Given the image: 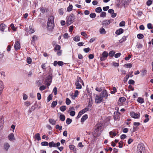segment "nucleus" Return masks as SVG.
I'll return each mask as SVG.
<instances>
[{"mask_svg": "<svg viewBox=\"0 0 153 153\" xmlns=\"http://www.w3.org/2000/svg\"><path fill=\"white\" fill-rule=\"evenodd\" d=\"M48 143L46 141L42 142L41 143V144L42 146H48Z\"/></svg>", "mask_w": 153, "mask_h": 153, "instance_id": "nucleus-43", "label": "nucleus"}, {"mask_svg": "<svg viewBox=\"0 0 153 153\" xmlns=\"http://www.w3.org/2000/svg\"><path fill=\"white\" fill-rule=\"evenodd\" d=\"M125 25V22L124 21H121L119 24V26L120 27L124 26Z\"/></svg>", "mask_w": 153, "mask_h": 153, "instance_id": "nucleus-61", "label": "nucleus"}, {"mask_svg": "<svg viewBox=\"0 0 153 153\" xmlns=\"http://www.w3.org/2000/svg\"><path fill=\"white\" fill-rule=\"evenodd\" d=\"M10 27L11 28V29L13 31H16V28L14 26V25L13 24H11L10 25Z\"/></svg>", "mask_w": 153, "mask_h": 153, "instance_id": "nucleus-62", "label": "nucleus"}, {"mask_svg": "<svg viewBox=\"0 0 153 153\" xmlns=\"http://www.w3.org/2000/svg\"><path fill=\"white\" fill-rule=\"evenodd\" d=\"M137 101L140 103H143L144 102V99L141 97H139L138 98L137 100Z\"/></svg>", "mask_w": 153, "mask_h": 153, "instance_id": "nucleus-26", "label": "nucleus"}, {"mask_svg": "<svg viewBox=\"0 0 153 153\" xmlns=\"http://www.w3.org/2000/svg\"><path fill=\"white\" fill-rule=\"evenodd\" d=\"M128 36H123L119 41L120 43H122L126 41Z\"/></svg>", "mask_w": 153, "mask_h": 153, "instance_id": "nucleus-29", "label": "nucleus"}, {"mask_svg": "<svg viewBox=\"0 0 153 153\" xmlns=\"http://www.w3.org/2000/svg\"><path fill=\"white\" fill-rule=\"evenodd\" d=\"M83 50L85 52L87 53L91 51V49L88 47L87 48H84Z\"/></svg>", "mask_w": 153, "mask_h": 153, "instance_id": "nucleus-55", "label": "nucleus"}, {"mask_svg": "<svg viewBox=\"0 0 153 153\" xmlns=\"http://www.w3.org/2000/svg\"><path fill=\"white\" fill-rule=\"evenodd\" d=\"M2 118V117H1L0 119V130L2 128V125L3 124V123H2V121L3 119Z\"/></svg>", "mask_w": 153, "mask_h": 153, "instance_id": "nucleus-57", "label": "nucleus"}, {"mask_svg": "<svg viewBox=\"0 0 153 153\" xmlns=\"http://www.w3.org/2000/svg\"><path fill=\"white\" fill-rule=\"evenodd\" d=\"M30 30H29V33H33L35 31L34 30V28L31 25H30L29 27Z\"/></svg>", "mask_w": 153, "mask_h": 153, "instance_id": "nucleus-24", "label": "nucleus"}, {"mask_svg": "<svg viewBox=\"0 0 153 153\" xmlns=\"http://www.w3.org/2000/svg\"><path fill=\"white\" fill-rule=\"evenodd\" d=\"M145 149L143 144L140 143L137 146V153H145Z\"/></svg>", "mask_w": 153, "mask_h": 153, "instance_id": "nucleus-3", "label": "nucleus"}, {"mask_svg": "<svg viewBox=\"0 0 153 153\" xmlns=\"http://www.w3.org/2000/svg\"><path fill=\"white\" fill-rule=\"evenodd\" d=\"M54 27V17L50 16L49 17L47 24V28L50 31L53 30Z\"/></svg>", "mask_w": 153, "mask_h": 153, "instance_id": "nucleus-1", "label": "nucleus"}, {"mask_svg": "<svg viewBox=\"0 0 153 153\" xmlns=\"http://www.w3.org/2000/svg\"><path fill=\"white\" fill-rule=\"evenodd\" d=\"M101 133L97 132H95L94 131V132L93 133V135L94 138H96L99 137Z\"/></svg>", "mask_w": 153, "mask_h": 153, "instance_id": "nucleus-18", "label": "nucleus"}, {"mask_svg": "<svg viewBox=\"0 0 153 153\" xmlns=\"http://www.w3.org/2000/svg\"><path fill=\"white\" fill-rule=\"evenodd\" d=\"M72 119L69 118H67L66 120V123L68 125H69L72 122Z\"/></svg>", "mask_w": 153, "mask_h": 153, "instance_id": "nucleus-45", "label": "nucleus"}, {"mask_svg": "<svg viewBox=\"0 0 153 153\" xmlns=\"http://www.w3.org/2000/svg\"><path fill=\"white\" fill-rule=\"evenodd\" d=\"M66 109V107L65 105L62 106L59 108V109L62 111H64Z\"/></svg>", "mask_w": 153, "mask_h": 153, "instance_id": "nucleus-37", "label": "nucleus"}, {"mask_svg": "<svg viewBox=\"0 0 153 153\" xmlns=\"http://www.w3.org/2000/svg\"><path fill=\"white\" fill-rule=\"evenodd\" d=\"M49 146L50 148L52 147H56V143H55L53 141L50 142L48 143Z\"/></svg>", "mask_w": 153, "mask_h": 153, "instance_id": "nucleus-23", "label": "nucleus"}, {"mask_svg": "<svg viewBox=\"0 0 153 153\" xmlns=\"http://www.w3.org/2000/svg\"><path fill=\"white\" fill-rule=\"evenodd\" d=\"M102 11V10L100 7H97L95 9V11L97 13H100Z\"/></svg>", "mask_w": 153, "mask_h": 153, "instance_id": "nucleus-39", "label": "nucleus"}, {"mask_svg": "<svg viewBox=\"0 0 153 153\" xmlns=\"http://www.w3.org/2000/svg\"><path fill=\"white\" fill-rule=\"evenodd\" d=\"M152 3V0H148L146 2V5L147 6H150Z\"/></svg>", "mask_w": 153, "mask_h": 153, "instance_id": "nucleus-58", "label": "nucleus"}, {"mask_svg": "<svg viewBox=\"0 0 153 153\" xmlns=\"http://www.w3.org/2000/svg\"><path fill=\"white\" fill-rule=\"evenodd\" d=\"M124 30L122 28H120L116 30L115 33L117 35H119L123 33Z\"/></svg>", "mask_w": 153, "mask_h": 153, "instance_id": "nucleus-17", "label": "nucleus"}, {"mask_svg": "<svg viewBox=\"0 0 153 153\" xmlns=\"http://www.w3.org/2000/svg\"><path fill=\"white\" fill-rule=\"evenodd\" d=\"M119 148H122L123 146V142L122 141H120L119 143Z\"/></svg>", "mask_w": 153, "mask_h": 153, "instance_id": "nucleus-59", "label": "nucleus"}, {"mask_svg": "<svg viewBox=\"0 0 153 153\" xmlns=\"http://www.w3.org/2000/svg\"><path fill=\"white\" fill-rule=\"evenodd\" d=\"M61 49V47L59 45H56L54 48V51H59Z\"/></svg>", "mask_w": 153, "mask_h": 153, "instance_id": "nucleus-40", "label": "nucleus"}, {"mask_svg": "<svg viewBox=\"0 0 153 153\" xmlns=\"http://www.w3.org/2000/svg\"><path fill=\"white\" fill-rule=\"evenodd\" d=\"M128 84L130 85H134L135 83L133 79H130L128 81Z\"/></svg>", "mask_w": 153, "mask_h": 153, "instance_id": "nucleus-60", "label": "nucleus"}, {"mask_svg": "<svg viewBox=\"0 0 153 153\" xmlns=\"http://www.w3.org/2000/svg\"><path fill=\"white\" fill-rule=\"evenodd\" d=\"M59 118L60 120L62 121H64L65 120V116L63 114H61L59 116Z\"/></svg>", "mask_w": 153, "mask_h": 153, "instance_id": "nucleus-36", "label": "nucleus"}, {"mask_svg": "<svg viewBox=\"0 0 153 153\" xmlns=\"http://www.w3.org/2000/svg\"><path fill=\"white\" fill-rule=\"evenodd\" d=\"M25 105L27 106H28L30 105V102L27 101L24 103Z\"/></svg>", "mask_w": 153, "mask_h": 153, "instance_id": "nucleus-64", "label": "nucleus"}, {"mask_svg": "<svg viewBox=\"0 0 153 153\" xmlns=\"http://www.w3.org/2000/svg\"><path fill=\"white\" fill-rule=\"evenodd\" d=\"M75 19V16L73 14H71L68 16L66 18V24L68 25H70L74 21Z\"/></svg>", "mask_w": 153, "mask_h": 153, "instance_id": "nucleus-2", "label": "nucleus"}, {"mask_svg": "<svg viewBox=\"0 0 153 153\" xmlns=\"http://www.w3.org/2000/svg\"><path fill=\"white\" fill-rule=\"evenodd\" d=\"M115 53V52L113 51H111L109 53L108 56L110 57H112L114 56Z\"/></svg>", "mask_w": 153, "mask_h": 153, "instance_id": "nucleus-35", "label": "nucleus"}, {"mask_svg": "<svg viewBox=\"0 0 153 153\" xmlns=\"http://www.w3.org/2000/svg\"><path fill=\"white\" fill-rule=\"evenodd\" d=\"M100 95L101 96V97L103 99V98H104L105 99H106L107 98V97L108 96V94L106 90H104L102 91L101 93L100 94Z\"/></svg>", "mask_w": 153, "mask_h": 153, "instance_id": "nucleus-8", "label": "nucleus"}, {"mask_svg": "<svg viewBox=\"0 0 153 153\" xmlns=\"http://www.w3.org/2000/svg\"><path fill=\"white\" fill-rule=\"evenodd\" d=\"M57 103L56 101H53V102L51 104V107L54 108L55 107Z\"/></svg>", "mask_w": 153, "mask_h": 153, "instance_id": "nucleus-47", "label": "nucleus"}, {"mask_svg": "<svg viewBox=\"0 0 153 153\" xmlns=\"http://www.w3.org/2000/svg\"><path fill=\"white\" fill-rule=\"evenodd\" d=\"M56 129H58L59 130L61 131L62 129V126H59L58 124H57L56 126Z\"/></svg>", "mask_w": 153, "mask_h": 153, "instance_id": "nucleus-49", "label": "nucleus"}, {"mask_svg": "<svg viewBox=\"0 0 153 153\" xmlns=\"http://www.w3.org/2000/svg\"><path fill=\"white\" fill-rule=\"evenodd\" d=\"M14 48L16 51L18 50L20 48V45L19 41H17L16 42L14 45Z\"/></svg>", "mask_w": 153, "mask_h": 153, "instance_id": "nucleus-10", "label": "nucleus"}, {"mask_svg": "<svg viewBox=\"0 0 153 153\" xmlns=\"http://www.w3.org/2000/svg\"><path fill=\"white\" fill-rule=\"evenodd\" d=\"M106 16V13L105 12H102L100 14V16L101 17H105Z\"/></svg>", "mask_w": 153, "mask_h": 153, "instance_id": "nucleus-56", "label": "nucleus"}, {"mask_svg": "<svg viewBox=\"0 0 153 153\" xmlns=\"http://www.w3.org/2000/svg\"><path fill=\"white\" fill-rule=\"evenodd\" d=\"M131 116L134 118H138L140 117V115L133 112L130 113Z\"/></svg>", "mask_w": 153, "mask_h": 153, "instance_id": "nucleus-12", "label": "nucleus"}, {"mask_svg": "<svg viewBox=\"0 0 153 153\" xmlns=\"http://www.w3.org/2000/svg\"><path fill=\"white\" fill-rule=\"evenodd\" d=\"M53 96L51 94H50L47 98V102H49L50 100L52 99Z\"/></svg>", "mask_w": 153, "mask_h": 153, "instance_id": "nucleus-38", "label": "nucleus"}, {"mask_svg": "<svg viewBox=\"0 0 153 153\" xmlns=\"http://www.w3.org/2000/svg\"><path fill=\"white\" fill-rule=\"evenodd\" d=\"M108 56V53L106 51H104L100 56V60L102 61L106 59Z\"/></svg>", "mask_w": 153, "mask_h": 153, "instance_id": "nucleus-6", "label": "nucleus"}, {"mask_svg": "<svg viewBox=\"0 0 153 153\" xmlns=\"http://www.w3.org/2000/svg\"><path fill=\"white\" fill-rule=\"evenodd\" d=\"M35 139L38 141L40 140L41 139L40 136V134L39 133H38L35 134Z\"/></svg>", "mask_w": 153, "mask_h": 153, "instance_id": "nucleus-22", "label": "nucleus"}, {"mask_svg": "<svg viewBox=\"0 0 153 153\" xmlns=\"http://www.w3.org/2000/svg\"><path fill=\"white\" fill-rule=\"evenodd\" d=\"M52 74H50L46 77L45 79V82H47L46 84L48 86L50 85L52 82Z\"/></svg>", "mask_w": 153, "mask_h": 153, "instance_id": "nucleus-5", "label": "nucleus"}, {"mask_svg": "<svg viewBox=\"0 0 153 153\" xmlns=\"http://www.w3.org/2000/svg\"><path fill=\"white\" fill-rule=\"evenodd\" d=\"M27 62L29 64H30L32 62V59L30 57H27Z\"/></svg>", "mask_w": 153, "mask_h": 153, "instance_id": "nucleus-41", "label": "nucleus"}, {"mask_svg": "<svg viewBox=\"0 0 153 153\" xmlns=\"http://www.w3.org/2000/svg\"><path fill=\"white\" fill-rule=\"evenodd\" d=\"M7 28V27L4 23H2L0 25V30L2 32L5 31V29Z\"/></svg>", "mask_w": 153, "mask_h": 153, "instance_id": "nucleus-11", "label": "nucleus"}, {"mask_svg": "<svg viewBox=\"0 0 153 153\" xmlns=\"http://www.w3.org/2000/svg\"><path fill=\"white\" fill-rule=\"evenodd\" d=\"M126 100V98L124 97H120L118 100V102H120L121 103H123L124 102H125Z\"/></svg>", "mask_w": 153, "mask_h": 153, "instance_id": "nucleus-31", "label": "nucleus"}, {"mask_svg": "<svg viewBox=\"0 0 153 153\" xmlns=\"http://www.w3.org/2000/svg\"><path fill=\"white\" fill-rule=\"evenodd\" d=\"M46 88V87L44 85L41 86L39 88V90L41 91H43Z\"/></svg>", "mask_w": 153, "mask_h": 153, "instance_id": "nucleus-63", "label": "nucleus"}, {"mask_svg": "<svg viewBox=\"0 0 153 153\" xmlns=\"http://www.w3.org/2000/svg\"><path fill=\"white\" fill-rule=\"evenodd\" d=\"M38 39V36L36 35H34L32 37V40L31 43H34L35 41H36Z\"/></svg>", "mask_w": 153, "mask_h": 153, "instance_id": "nucleus-21", "label": "nucleus"}, {"mask_svg": "<svg viewBox=\"0 0 153 153\" xmlns=\"http://www.w3.org/2000/svg\"><path fill=\"white\" fill-rule=\"evenodd\" d=\"M102 126L100 124H97L95 126V132H100V131H101Z\"/></svg>", "mask_w": 153, "mask_h": 153, "instance_id": "nucleus-9", "label": "nucleus"}, {"mask_svg": "<svg viewBox=\"0 0 153 153\" xmlns=\"http://www.w3.org/2000/svg\"><path fill=\"white\" fill-rule=\"evenodd\" d=\"M137 37L138 39H143L144 37V36L143 34L139 33L137 34Z\"/></svg>", "mask_w": 153, "mask_h": 153, "instance_id": "nucleus-51", "label": "nucleus"}, {"mask_svg": "<svg viewBox=\"0 0 153 153\" xmlns=\"http://www.w3.org/2000/svg\"><path fill=\"white\" fill-rule=\"evenodd\" d=\"M58 12L60 15H62L64 13V9L63 8L60 9L58 10Z\"/></svg>", "mask_w": 153, "mask_h": 153, "instance_id": "nucleus-50", "label": "nucleus"}, {"mask_svg": "<svg viewBox=\"0 0 153 153\" xmlns=\"http://www.w3.org/2000/svg\"><path fill=\"white\" fill-rule=\"evenodd\" d=\"M10 146L8 143H5L4 144V149L6 151L8 150Z\"/></svg>", "mask_w": 153, "mask_h": 153, "instance_id": "nucleus-16", "label": "nucleus"}, {"mask_svg": "<svg viewBox=\"0 0 153 153\" xmlns=\"http://www.w3.org/2000/svg\"><path fill=\"white\" fill-rule=\"evenodd\" d=\"M8 138L10 141H13L15 140L14 134L13 133H10L8 136Z\"/></svg>", "mask_w": 153, "mask_h": 153, "instance_id": "nucleus-14", "label": "nucleus"}, {"mask_svg": "<svg viewBox=\"0 0 153 153\" xmlns=\"http://www.w3.org/2000/svg\"><path fill=\"white\" fill-rule=\"evenodd\" d=\"M68 113H70V115L71 116L73 117L75 114V112L74 111L68 110Z\"/></svg>", "mask_w": 153, "mask_h": 153, "instance_id": "nucleus-32", "label": "nucleus"}, {"mask_svg": "<svg viewBox=\"0 0 153 153\" xmlns=\"http://www.w3.org/2000/svg\"><path fill=\"white\" fill-rule=\"evenodd\" d=\"M100 33L101 34H105L106 33V31L104 28L102 27L100 29Z\"/></svg>", "mask_w": 153, "mask_h": 153, "instance_id": "nucleus-30", "label": "nucleus"}, {"mask_svg": "<svg viewBox=\"0 0 153 153\" xmlns=\"http://www.w3.org/2000/svg\"><path fill=\"white\" fill-rule=\"evenodd\" d=\"M4 88V85L3 82L0 81V94L2 92V91Z\"/></svg>", "mask_w": 153, "mask_h": 153, "instance_id": "nucleus-25", "label": "nucleus"}, {"mask_svg": "<svg viewBox=\"0 0 153 153\" xmlns=\"http://www.w3.org/2000/svg\"><path fill=\"white\" fill-rule=\"evenodd\" d=\"M103 102V98L100 94L96 95L95 97V102L97 104Z\"/></svg>", "mask_w": 153, "mask_h": 153, "instance_id": "nucleus-7", "label": "nucleus"}, {"mask_svg": "<svg viewBox=\"0 0 153 153\" xmlns=\"http://www.w3.org/2000/svg\"><path fill=\"white\" fill-rule=\"evenodd\" d=\"M70 149L72 150L74 153H76V150L75 148V146L72 145H70L69 146Z\"/></svg>", "mask_w": 153, "mask_h": 153, "instance_id": "nucleus-19", "label": "nucleus"}, {"mask_svg": "<svg viewBox=\"0 0 153 153\" xmlns=\"http://www.w3.org/2000/svg\"><path fill=\"white\" fill-rule=\"evenodd\" d=\"M149 115L147 114H146L145 115V117L146 119L143 121L144 123H146L149 121Z\"/></svg>", "mask_w": 153, "mask_h": 153, "instance_id": "nucleus-33", "label": "nucleus"}, {"mask_svg": "<svg viewBox=\"0 0 153 153\" xmlns=\"http://www.w3.org/2000/svg\"><path fill=\"white\" fill-rule=\"evenodd\" d=\"M110 137L111 138H113L114 137H115L117 134L115 131H111L109 132Z\"/></svg>", "mask_w": 153, "mask_h": 153, "instance_id": "nucleus-13", "label": "nucleus"}, {"mask_svg": "<svg viewBox=\"0 0 153 153\" xmlns=\"http://www.w3.org/2000/svg\"><path fill=\"white\" fill-rule=\"evenodd\" d=\"M88 117V115L87 114L84 115L82 117L81 119V122L83 123L84 121L86 120Z\"/></svg>", "mask_w": 153, "mask_h": 153, "instance_id": "nucleus-20", "label": "nucleus"}, {"mask_svg": "<svg viewBox=\"0 0 153 153\" xmlns=\"http://www.w3.org/2000/svg\"><path fill=\"white\" fill-rule=\"evenodd\" d=\"M96 14L95 13H92L90 14V17L92 18H94L96 16Z\"/></svg>", "mask_w": 153, "mask_h": 153, "instance_id": "nucleus-54", "label": "nucleus"}, {"mask_svg": "<svg viewBox=\"0 0 153 153\" xmlns=\"http://www.w3.org/2000/svg\"><path fill=\"white\" fill-rule=\"evenodd\" d=\"M46 10V9L45 7H42L40 8V10L42 13H44L45 12Z\"/></svg>", "mask_w": 153, "mask_h": 153, "instance_id": "nucleus-52", "label": "nucleus"}, {"mask_svg": "<svg viewBox=\"0 0 153 153\" xmlns=\"http://www.w3.org/2000/svg\"><path fill=\"white\" fill-rule=\"evenodd\" d=\"M141 72V75L142 76H144L146 74L147 71L146 70H142Z\"/></svg>", "mask_w": 153, "mask_h": 153, "instance_id": "nucleus-46", "label": "nucleus"}, {"mask_svg": "<svg viewBox=\"0 0 153 153\" xmlns=\"http://www.w3.org/2000/svg\"><path fill=\"white\" fill-rule=\"evenodd\" d=\"M49 122L52 125H55L56 123V121L53 119H50L49 120Z\"/></svg>", "mask_w": 153, "mask_h": 153, "instance_id": "nucleus-28", "label": "nucleus"}, {"mask_svg": "<svg viewBox=\"0 0 153 153\" xmlns=\"http://www.w3.org/2000/svg\"><path fill=\"white\" fill-rule=\"evenodd\" d=\"M82 84L83 86H84V83L83 81L81 79L80 77H78L75 83V85H76V89H81L82 88L81 84Z\"/></svg>", "mask_w": 153, "mask_h": 153, "instance_id": "nucleus-4", "label": "nucleus"}, {"mask_svg": "<svg viewBox=\"0 0 153 153\" xmlns=\"http://www.w3.org/2000/svg\"><path fill=\"white\" fill-rule=\"evenodd\" d=\"M120 114V113L117 112H114V120H116L119 118Z\"/></svg>", "mask_w": 153, "mask_h": 153, "instance_id": "nucleus-15", "label": "nucleus"}, {"mask_svg": "<svg viewBox=\"0 0 153 153\" xmlns=\"http://www.w3.org/2000/svg\"><path fill=\"white\" fill-rule=\"evenodd\" d=\"M65 102L67 105H69L71 103V101L68 98H67L66 99Z\"/></svg>", "mask_w": 153, "mask_h": 153, "instance_id": "nucleus-53", "label": "nucleus"}, {"mask_svg": "<svg viewBox=\"0 0 153 153\" xmlns=\"http://www.w3.org/2000/svg\"><path fill=\"white\" fill-rule=\"evenodd\" d=\"M80 37L79 36H76L75 37H74V40L76 42H78L80 40Z\"/></svg>", "mask_w": 153, "mask_h": 153, "instance_id": "nucleus-44", "label": "nucleus"}, {"mask_svg": "<svg viewBox=\"0 0 153 153\" xmlns=\"http://www.w3.org/2000/svg\"><path fill=\"white\" fill-rule=\"evenodd\" d=\"M147 26L149 29H153V27H152V24L151 23H148ZM151 31L152 33H153V30H151Z\"/></svg>", "mask_w": 153, "mask_h": 153, "instance_id": "nucleus-34", "label": "nucleus"}, {"mask_svg": "<svg viewBox=\"0 0 153 153\" xmlns=\"http://www.w3.org/2000/svg\"><path fill=\"white\" fill-rule=\"evenodd\" d=\"M92 103L93 102L92 99L91 98L89 100L87 107L89 108H91L92 106Z\"/></svg>", "mask_w": 153, "mask_h": 153, "instance_id": "nucleus-27", "label": "nucleus"}, {"mask_svg": "<svg viewBox=\"0 0 153 153\" xmlns=\"http://www.w3.org/2000/svg\"><path fill=\"white\" fill-rule=\"evenodd\" d=\"M124 66L127 68H131L132 67V65L131 63H128L125 64L124 65Z\"/></svg>", "mask_w": 153, "mask_h": 153, "instance_id": "nucleus-42", "label": "nucleus"}, {"mask_svg": "<svg viewBox=\"0 0 153 153\" xmlns=\"http://www.w3.org/2000/svg\"><path fill=\"white\" fill-rule=\"evenodd\" d=\"M73 8L72 5L71 4L67 8V11L70 12L72 10Z\"/></svg>", "mask_w": 153, "mask_h": 153, "instance_id": "nucleus-48", "label": "nucleus"}]
</instances>
